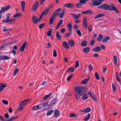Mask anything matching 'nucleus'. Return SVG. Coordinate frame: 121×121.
Wrapping results in <instances>:
<instances>
[{"mask_svg": "<svg viewBox=\"0 0 121 121\" xmlns=\"http://www.w3.org/2000/svg\"><path fill=\"white\" fill-rule=\"evenodd\" d=\"M98 8L106 10H114L118 14L119 13V11L113 4L112 3H111V5L106 4H104L99 6L98 7Z\"/></svg>", "mask_w": 121, "mask_h": 121, "instance_id": "nucleus-1", "label": "nucleus"}, {"mask_svg": "<svg viewBox=\"0 0 121 121\" xmlns=\"http://www.w3.org/2000/svg\"><path fill=\"white\" fill-rule=\"evenodd\" d=\"M86 88V87L82 86H77L74 87V89L75 91V98L76 99L78 100L80 96L82 95H83V89H85Z\"/></svg>", "mask_w": 121, "mask_h": 121, "instance_id": "nucleus-2", "label": "nucleus"}, {"mask_svg": "<svg viewBox=\"0 0 121 121\" xmlns=\"http://www.w3.org/2000/svg\"><path fill=\"white\" fill-rule=\"evenodd\" d=\"M10 8V6L8 5L5 7H2L1 8L0 10V20L1 19L2 17L1 14L4 12L8 10Z\"/></svg>", "mask_w": 121, "mask_h": 121, "instance_id": "nucleus-3", "label": "nucleus"}, {"mask_svg": "<svg viewBox=\"0 0 121 121\" xmlns=\"http://www.w3.org/2000/svg\"><path fill=\"white\" fill-rule=\"evenodd\" d=\"M18 117V116H17L16 117H15L14 116H13L10 117L9 119L5 121L4 117L0 115V119L1 120L3 121H13L14 120L16 119Z\"/></svg>", "mask_w": 121, "mask_h": 121, "instance_id": "nucleus-4", "label": "nucleus"}, {"mask_svg": "<svg viewBox=\"0 0 121 121\" xmlns=\"http://www.w3.org/2000/svg\"><path fill=\"white\" fill-rule=\"evenodd\" d=\"M38 3L37 1H36L33 5L31 10L32 12L35 11L38 6Z\"/></svg>", "mask_w": 121, "mask_h": 121, "instance_id": "nucleus-5", "label": "nucleus"}, {"mask_svg": "<svg viewBox=\"0 0 121 121\" xmlns=\"http://www.w3.org/2000/svg\"><path fill=\"white\" fill-rule=\"evenodd\" d=\"M92 2L91 4L93 6H98L100 5L98 0H91Z\"/></svg>", "mask_w": 121, "mask_h": 121, "instance_id": "nucleus-6", "label": "nucleus"}, {"mask_svg": "<svg viewBox=\"0 0 121 121\" xmlns=\"http://www.w3.org/2000/svg\"><path fill=\"white\" fill-rule=\"evenodd\" d=\"M6 85L5 83H0V92L2 91L6 86Z\"/></svg>", "mask_w": 121, "mask_h": 121, "instance_id": "nucleus-7", "label": "nucleus"}, {"mask_svg": "<svg viewBox=\"0 0 121 121\" xmlns=\"http://www.w3.org/2000/svg\"><path fill=\"white\" fill-rule=\"evenodd\" d=\"M32 22L35 24H36L38 22V17L35 16H34L32 18Z\"/></svg>", "mask_w": 121, "mask_h": 121, "instance_id": "nucleus-8", "label": "nucleus"}, {"mask_svg": "<svg viewBox=\"0 0 121 121\" xmlns=\"http://www.w3.org/2000/svg\"><path fill=\"white\" fill-rule=\"evenodd\" d=\"M30 99H27L23 100L19 104V105L21 106L23 105L26 104L29 101H30Z\"/></svg>", "mask_w": 121, "mask_h": 121, "instance_id": "nucleus-9", "label": "nucleus"}, {"mask_svg": "<svg viewBox=\"0 0 121 121\" xmlns=\"http://www.w3.org/2000/svg\"><path fill=\"white\" fill-rule=\"evenodd\" d=\"M74 6V5L73 4L69 3L65 4H64V6L68 8H72Z\"/></svg>", "mask_w": 121, "mask_h": 121, "instance_id": "nucleus-10", "label": "nucleus"}, {"mask_svg": "<svg viewBox=\"0 0 121 121\" xmlns=\"http://www.w3.org/2000/svg\"><path fill=\"white\" fill-rule=\"evenodd\" d=\"M26 43V42H25L22 45L20 49V51L23 52L24 51L25 48Z\"/></svg>", "mask_w": 121, "mask_h": 121, "instance_id": "nucleus-11", "label": "nucleus"}, {"mask_svg": "<svg viewBox=\"0 0 121 121\" xmlns=\"http://www.w3.org/2000/svg\"><path fill=\"white\" fill-rule=\"evenodd\" d=\"M90 49L89 47L85 48L83 49V52L85 53H88L90 52Z\"/></svg>", "mask_w": 121, "mask_h": 121, "instance_id": "nucleus-12", "label": "nucleus"}, {"mask_svg": "<svg viewBox=\"0 0 121 121\" xmlns=\"http://www.w3.org/2000/svg\"><path fill=\"white\" fill-rule=\"evenodd\" d=\"M84 89H83V93L82 94L83 95H84L82 97V99L83 100H85L87 99L88 98V97L86 94H84Z\"/></svg>", "mask_w": 121, "mask_h": 121, "instance_id": "nucleus-13", "label": "nucleus"}, {"mask_svg": "<svg viewBox=\"0 0 121 121\" xmlns=\"http://www.w3.org/2000/svg\"><path fill=\"white\" fill-rule=\"evenodd\" d=\"M59 111L57 110H55L54 111V117H56L59 116Z\"/></svg>", "mask_w": 121, "mask_h": 121, "instance_id": "nucleus-14", "label": "nucleus"}, {"mask_svg": "<svg viewBox=\"0 0 121 121\" xmlns=\"http://www.w3.org/2000/svg\"><path fill=\"white\" fill-rule=\"evenodd\" d=\"M101 49V48L99 46L96 47L92 49V51H94L99 52L100 51Z\"/></svg>", "mask_w": 121, "mask_h": 121, "instance_id": "nucleus-15", "label": "nucleus"}, {"mask_svg": "<svg viewBox=\"0 0 121 121\" xmlns=\"http://www.w3.org/2000/svg\"><path fill=\"white\" fill-rule=\"evenodd\" d=\"M21 3L22 7V12H23L25 8V2L24 1H21Z\"/></svg>", "mask_w": 121, "mask_h": 121, "instance_id": "nucleus-16", "label": "nucleus"}, {"mask_svg": "<svg viewBox=\"0 0 121 121\" xmlns=\"http://www.w3.org/2000/svg\"><path fill=\"white\" fill-rule=\"evenodd\" d=\"M110 39V38L109 36H106L103 39L102 42L103 43H105L109 40Z\"/></svg>", "mask_w": 121, "mask_h": 121, "instance_id": "nucleus-17", "label": "nucleus"}, {"mask_svg": "<svg viewBox=\"0 0 121 121\" xmlns=\"http://www.w3.org/2000/svg\"><path fill=\"white\" fill-rule=\"evenodd\" d=\"M63 47L65 48L68 49L69 48V45L67 42L65 41L63 43Z\"/></svg>", "mask_w": 121, "mask_h": 121, "instance_id": "nucleus-18", "label": "nucleus"}, {"mask_svg": "<svg viewBox=\"0 0 121 121\" xmlns=\"http://www.w3.org/2000/svg\"><path fill=\"white\" fill-rule=\"evenodd\" d=\"M68 43L70 45L71 47H73L75 45L74 41L72 40L69 39L68 40Z\"/></svg>", "mask_w": 121, "mask_h": 121, "instance_id": "nucleus-19", "label": "nucleus"}, {"mask_svg": "<svg viewBox=\"0 0 121 121\" xmlns=\"http://www.w3.org/2000/svg\"><path fill=\"white\" fill-rule=\"evenodd\" d=\"M90 78L89 77L86 79L83 80L81 82V84H85L87 82L89 81Z\"/></svg>", "mask_w": 121, "mask_h": 121, "instance_id": "nucleus-20", "label": "nucleus"}, {"mask_svg": "<svg viewBox=\"0 0 121 121\" xmlns=\"http://www.w3.org/2000/svg\"><path fill=\"white\" fill-rule=\"evenodd\" d=\"M63 22V20L61 19L60 20L59 22H58L56 27V30L62 24Z\"/></svg>", "mask_w": 121, "mask_h": 121, "instance_id": "nucleus-21", "label": "nucleus"}, {"mask_svg": "<svg viewBox=\"0 0 121 121\" xmlns=\"http://www.w3.org/2000/svg\"><path fill=\"white\" fill-rule=\"evenodd\" d=\"M93 13V12L91 11V10L89 9L87 11L82 12L81 13L82 14H92Z\"/></svg>", "mask_w": 121, "mask_h": 121, "instance_id": "nucleus-22", "label": "nucleus"}, {"mask_svg": "<svg viewBox=\"0 0 121 121\" xmlns=\"http://www.w3.org/2000/svg\"><path fill=\"white\" fill-rule=\"evenodd\" d=\"M75 70V69L73 67H70L66 71V72H68V73H69L70 71L71 72H73Z\"/></svg>", "mask_w": 121, "mask_h": 121, "instance_id": "nucleus-23", "label": "nucleus"}, {"mask_svg": "<svg viewBox=\"0 0 121 121\" xmlns=\"http://www.w3.org/2000/svg\"><path fill=\"white\" fill-rule=\"evenodd\" d=\"M55 16L53 15H52L49 19V23L50 24H52L53 22L54 21Z\"/></svg>", "mask_w": 121, "mask_h": 121, "instance_id": "nucleus-24", "label": "nucleus"}, {"mask_svg": "<svg viewBox=\"0 0 121 121\" xmlns=\"http://www.w3.org/2000/svg\"><path fill=\"white\" fill-rule=\"evenodd\" d=\"M53 29L52 28H50L49 30L48 31L47 33V35L48 36H50L53 30Z\"/></svg>", "mask_w": 121, "mask_h": 121, "instance_id": "nucleus-25", "label": "nucleus"}, {"mask_svg": "<svg viewBox=\"0 0 121 121\" xmlns=\"http://www.w3.org/2000/svg\"><path fill=\"white\" fill-rule=\"evenodd\" d=\"M105 15L104 14H102L101 13H99L96 16L94 17L95 19L99 18L101 17L104 16Z\"/></svg>", "mask_w": 121, "mask_h": 121, "instance_id": "nucleus-26", "label": "nucleus"}, {"mask_svg": "<svg viewBox=\"0 0 121 121\" xmlns=\"http://www.w3.org/2000/svg\"><path fill=\"white\" fill-rule=\"evenodd\" d=\"M103 38V35L102 34L99 35L97 38V40L98 41H100Z\"/></svg>", "mask_w": 121, "mask_h": 121, "instance_id": "nucleus-27", "label": "nucleus"}, {"mask_svg": "<svg viewBox=\"0 0 121 121\" xmlns=\"http://www.w3.org/2000/svg\"><path fill=\"white\" fill-rule=\"evenodd\" d=\"M67 26L68 29L70 31H72V26L71 24L69 22H68V23L67 25Z\"/></svg>", "mask_w": 121, "mask_h": 121, "instance_id": "nucleus-28", "label": "nucleus"}, {"mask_svg": "<svg viewBox=\"0 0 121 121\" xmlns=\"http://www.w3.org/2000/svg\"><path fill=\"white\" fill-rule=\"evenodd\" d=\"M65 10H63L61 11V13L59 15V17L60 18H62L63 17L65 13Z\"/></svg>", "mask_w": 121, "mask_h": 121, "instance_id": "nucleus-29", "label": "nucleus"}, {"mask_svg": "<svg viewBox=\"0 0 121 121\" xmlns=\"http://www.w3.org/2000/svg\"><path fill=\"white\" fill-rule=\"evenodd\" d=\"M56 38L58 40H59L61 39V37L58 32H56Z\"/></svg>", "mask_w": 121, "mask_h": 121, "instance_id": "nucleus-30", "label": "nucleus"}, {"mask_svg": "<svg viewBox=\"0 0 121 121\" xmlns=\"http://www.w3.org/2000/svg\"><path fill=\"white\" fill-rule=\"evenodd\" d=\"M89 0H80L79 1V3H80L82 5L83 4H85Z\"/></svg>", "mask_w": 121, "mask_h": 121, "instance_id": "nucleus-31", "label": "nucleus"}, {"mask_svg": "<svg viewBox=\"0 0 121 121\" xmlns=\"http://www.w3.org/2000/svg\"><path fill=\"white\" fill-rule=\"evenodd\" d=\"M113 58L114 59V62L115 63V65H117V56L116 55H115L114 56H113Z\"/></svg>", "mask_w": 121, "mask_h": 121, "instance_id": "nucleus-32", "label": "nucleus"}, {"mask_svg": "<svg viewBox=\"0 0 121 121\" xmlns=\"http://www.w3.org/2000/svg\"><path fill=\"white\" fill-rule=\"evenodd\" d=\"M91 111V109L90 108H87L84 109V113H87L90 112Z\"/></svg>", "mask_w": 121, "mask_h": 121, "instance_id": "nucleus-33", "label": "nucleus"}, {"mask_svg": "<svg viewBox=\"0 0 121 121\" xmlns=\"http://www.w3.org/2000/svg\"><path fill=\"white\" fill-rule=\"evenodd\" d=\"M49 10V8H46L45 9L44 11L42 12L43 14L44 15H46L48 13V11Z\"/></svg>", "mask_w": 121, "mask_h": 121, "instance_id": "nucleus-34", "label": "nucleus"}, {"mask_svg": "<svg viewBox=\"0 0 121 121\" xmlns=\"http://www.w3.org/2000/svg\"><path fill=\"white\" fill-rule=\"evenodd\" d=\"M53 110H51L47 112L46 114V115L47 116H50L51 115L52 113L53 112Z\"/></svg>", "mask_w": 121, "mask_h": 121, "instance_id": "nucleus-35", "label": "nucleus"}, {"mask_svg": "<svg viewBox=\"0 0 121 121\" xmlns=\"http://www.w3.org/2000/svg\"><path fill=\"white\" fill-rule=\"evenodd\" d=\"M51 94L52 93H50L48 95H47L44 96V97L43 98V101L45 100V99L49 97Z\"/></svg>", "mask_w": 121, "mask_h": 121, "instance_id": "nucleus-36", "label": "nucleus"}, {"mask_svg": "<svg viewBox=\"0 0 121 121\" xmlns=\"http://www.w3.org/2000/svg\"><path fill=\"white\" fill-rule=\"evenodd\" d=\"M81 46L82 47L86 46H87L86 43V41H82L81 43Z\"/></svg>", "mask_w": 121, "mask_h": 121, "instance_id": "nucleus-37", "label": "nucleus"}, {"mask_svg": "<svg viewBox=\"0 0 121 121\" xmlns=\"http://www.w3.org/2000/svg\"><path fill=\"white\" fill-rule=\"evenodd\" d=\"M91 116L90 113H88L87 116L84 119V120L85 121H87L90 118Z\"/></svg>", "mask_w": 121, "mask_h": 121, "instance_id": "nucleus-38", "label": "nucleus"}, {"mask_svg": "<svg viewBox=\"0 0 121 121\" xmlns=\"http://www.w3.org/2000/svg\"><path fill=\"white\" fill-rule=\"evenodd\" d=\"M87 19L86 17H84L82 20V24L87 23Z\"/></svg>", "mask_w": 121, "mask_h": 121, "instance_id": "nucleus-39", "label": "nucleus"}, {"mask_svg": "<svg viewBox=\"0 0 121 121\" xmlns=\"http://www.w3.org/2000/svg\"><path fill=\"white\" fill-rule=\"evenodd\" d=\"M10 58V57L8 56H6L3 55L2 60H7L9 59Z\"/></svg>", "mask_w": 121, "mask_h": 121, "instance_id": "nucleus-40", "label": "nucleus"}, {"mask_svg": "<svg viewBox=\"0 0 121 121\" xmlns=\"http://www.w3.org/2000/svg\"><path fill=\"white\" fill-rule=\"evenodd\" d=\"M88 94L91 96V97L95 95L94 94L93 92L91 91H88Z\"/></svg>", "mask_w": 121, "mask_h": 121, "instance_id": "nucleus-41", "label": "nucleus"}, {"mask_svg": "<svg viewBox=\"0 0 121 121\" xmlns=\"http://www.w3.org/2000/svg\"><path fill=\"white\" fill-rule=\"evenodd\" d=\"M69 117H77V116L74 113H71L69 115Z\"/></svg>", "mask_w": 121, "mask_h": 121, "instance_id": "nucleus-42", "label": "nucleus"}, {"mask_svg": "<svg viewBox=\"0 0 121 121\" xmlns=\"http://www.w3.org/2000/svg\"><path fill=\"white\" fill-rule=\"evenodd\" d=\"M59 14V12L55 10L53 12V14L52 15L55 17L56 16L58 15Z\"/></svg>", "mask_w": 121, "mask_h": 121, "instance_id": "nucleus-43", "label": "nucleus"}, {"mask_svg": "<svg viewBox=\"0 0 121 121\" xmlns=\"http://www.w3.org/2000/svg\"><path fill=\"white\" fill-rule=\"evenodd\" d=\"M115 74L116 81L118 82H121V80L118 77L117 73L116 72Z\"/></svg>", "mask_w": 121, "mask_h": 121, "instance_id": "nucleus-44", "label": "nucleus"}, {"mask_svg": "<svg viewBox=\"0 0 121 121\" xmlns=\"http://www.w3.org/2000/svg\"><path fill=\"white\" fill-rule=\"evenodd\" d=\"M93 100L95 102H96L97 101V99L96 96L95 95L94 96L91 97Z\"/></svg>", "mask_w": 121, "mask_h": 121, "instance_id": "nucleus-45", "label": "nucleus"}, {"mask_svg": "<svg viewBox=\"0 0 121 121\" xmlns=\"http://www.w3.org/2000/svg\"><path fill=\"white\" fill-rule=\"evenodd\" d=\"M19 69L18 68L15 69L14 70V75L15 76L17 73Z\"/></svg>", "mask_w": 121, "mask_h": 121, "instance_id": "nucleus-46", "label": "nucleus"}, {"mask_svg": "<svg viewBox=\"0 0 121 121\" xmlns=\"http://www.w3.org/2000/svg\"><path fill=\"white\" fill-rule=\"evenodd\" d=\"M95 76L97 80L99 79V77L97 73L96 72L95 74Z\"/></svg>", "mask_w": 121, "mask_h": 121, "instance_id": "nucleus-47", "label": "nucleus"}, {"mask_svg": "<svg viewBox=\"0 0 121 121\" xmlns=\"http://www.w3.org/2000/svg\"><path fill=\"white\" fill-rule=\"evenodd\" d=\"M70 31V32L65 34V37H69L70 35L72 33V31Z\"/></svg>", "mask_w": 121, "mask_h": 121, "instance_id": "nucleus-48", "label": "nucleus"}, {"mask_svg": "<svg viewBox=\"0 0 121 121\" xmlns=\"http://www.w3.org/2000/svg\"><path fill=\"white\" fill-rule=\"evenodd\" d=\"M3 103L5 105H7L8 104V102L5 100H3L2 101Z\"/></svg>", "mask_w": 121, "mask_h": 121, "instance_id": "nucleus-49", "label": "nucleus"}, {"mask_svg": "<svg viewBox=\"0 0 121 121\" xmlns=\"http://www.w3.org/2000/svg\"><path fill=\"white\" fill-rule=\"evenodd\" d=\"M21 14L20 13H17L14 15L13 16V17H19V16H21Z\"/></svg>", "mask_w": 121, "mask_h": 121, "instance_id": "nucleus-50", "label": "nucleus"}, {"mask_svg": "<svg viewBox=\"0 0 121 121\" xmlns=\"http://www.w3.org/2000/svg\"><path fill=\"white\" fill-rule=\"evenodd\" d=\"M51 103H52L53 105L55 104V103L57 102V99H53L51 102Z\"/></svg>", "mask_w": 121, "mask_h": 121, "instance_id": "nucleus-51", "label": "nucleus"}, {"mask_svg": "<svg viewBox=\"0 0 121 121\" xmlns=\"http://www.w3.org/2000/svg\"><path fill=\"white\" fill-rule=\"evenodd\" d=\"M88 29L89 32H91L93 29L92 26L91 25L88 26Z\"/></svg>", "mask_w": 121, "mask_h": 121, "instance_id": "nucleus-52", "label": "nucleus"}, {"mask_svg": "<svg viewBox=\"0 0 121 121\" xmlns=\"http://www.w3.org/2000/svg\"><path fill=\"white\" fill-rule=\"evenodd\" d=\"M79 66V62L78 60L76 61V63L75 65V68H77Z\"/></svg>", "mask_w": 121, "mask_h": 121, "instance_id": "nucleus-53", "label": "nucleus"}, {"mask_svg": "<svg viewBox=\"0 0 121 121\" xmlns=\"http://www.w3.org/2000/svg\"><path fill=\"white\" fill-rule=\"evenodd\" d=\"M37 105L32 107V109L33 110H36L39 109Z\"/></svg>", "mask_w": 121, "mask_h": 121, "instance_id": "nucleus-54", "label": "nucleus"}, {"mask_svg": "<svg viewBox=\"0 0 121 121\" xmlns=\"http://www.w3.org/2000/svg\"><path fill=\"white\" fill-rule=\"evenodd\" d=\"M77 32L78 34L80 36H82V34L80 31L78 29L77 30Z\"/></svg>", "mask_w": 121, "mask_h": 121, "instance_id": "nucleus-55", "label": "nucleus"}, {"mask_svg": "<svg viewBox=\"0 0 121 121\" xmlns=\"http://www.w3.org/2000/svg\"><path fill=\"white\" fill-rule=\"evenodd\" d=\"M112 87L113 91H115L116 90V87L114 85L113 83L112 85Z\"/></svg>", "mask_w": 121, "mask_h": 121, "instance_id": "nucleus-56", "label": "nucleus"}, {"mask_svg": "<svg viewBox=\"0 0 121 121\" xmlns=\"http://www.w3.org/2000/svg\"><path fill=\"white\" fill-rule=\"evenodd\" d=\"M44 26V23H42L39 26V28L40 29L43 28Z\"/></svg>", "mask_w": 121, "mask_h": 121, "instance_id": "nucleus-57", "label": "nucleus"}, {"mask_svg": "<svg viewBox=\"0 0 121 121\" xmlns=\"http://www.w3.org/2000/svg\"><path fill=\"white\" fill-rule=\"evenodd\" d=\"M43 104H39L38 105H37V106L38 107V108L39 109H41L42 108H43Z\"/></svg>", "mask_w": 121, "mask_h": 121, "instance_id": "nucleus-58", "label": "nucleus"}, {"mask_svg": "<svg viewBox=\"0 0 121 121\" xmlns=\"http://www.w3.org/2000/svg\"><path fill=\"white\" fill-rule=\"evenodd\" d=\"M88 68L89 69L91 70H93L92 66L91 64H90L89 65Z\"/></svg>", "mask_w": 121, "mask_h": 121, "instance_id": "nucleus-59", "label": "nucleus"}, {"mask_svg": "<svg viewBox=\"0 0 121 121\" xmlns=\"http://www.w3.org/2000/svg\"><path fill=\"white\" fill-rule=\"evenodd\" d=\"M83 26L86 29L87 28L88 23L85 24H82Z\"/></svg>", "mask_w": 121, "mask_h": 121, "instance_id": "nucleus-60", "label": "nucleus"}, {"mask_svg": "<svg viewBox=\"0 0 121 121\" xmlns=\"http://www.w3.org/2000/svg\"><path fill=\"white\" fill-rule=\"evenodd\" d=\"M95 41L94 40H92L90 42V45H93L94 44Z\"/></svg>", "mask_w": 121, "mask_h": 121, "instance_id": "nucleus-61", "label": "nucleus"}, {"mask_svg": "<svg viewBox=\"0 0 121 121\" xmlns=\"http://www.w3.org/2000/svg\"><path fill=\"white\" fill-rule=\"evenodd\" d=\"M43 106V107H45L47 106L48 105V103L47 102H45L42 104Z\"/></svg>", "mask_w": 121, "mask_h": 121, "instance_id": "nucleus-62", "label": "nucleus"}, {"mask_svg": "<svg viewBox=\"0 0 121 121\" xmlns=\"http://www.w3.org/2000/svg\"><path fill=\"white\" fill-rule=\"evenodd\" d=\"M81 14H79L77 15H76L74 17V18L77 19L78 18L81 16Z\"/></svg>", "mask_w": 121, "mask_h": 121, "instance_id": "nucleus-63", "label": "nucleus"}, {"mask_svg": "<svg viewBox=\"0 0 121 121\" xmlns=\"http://www.w3.org/2000/svg\"><path fill=\"white\" fill-rule=\"evenodd\" d=\"M10 15L9 13H8L6 15V19L9 20L10 16Z\"/></svg>", "mask_w": 121, "mask_h": 121, "instance_id": "nucleus-64", "label": "nucleus"}]
</instances>
